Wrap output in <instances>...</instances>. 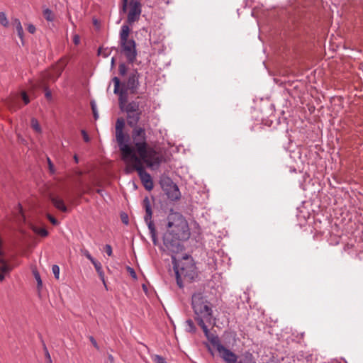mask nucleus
Wrapping results in <instances>:
<instances>
[{
	"mask_svg": "<svg viewBox=\"0 0 363 363\" xmlns=\"http://www.w3.org/2000/svg\"><path fill=\"white\" fill-rule=\"evenodd\" d=\"M130 127L132 128L130 136V140L132 141L130 147L134 150L135 154L138 153L139 159L143 160L148 167H158L162 162V157L154 147L149 145L145 129L138 124Z\"/></svg>",
	"mask_w": 363,
	"mask_h": 363,
	"instance_id": "obj_1",
	"label": "nucleus"
},
{
	"mask_svg": "<svg viewBox=\"0 0 363 363\" xmlns=\"http://www.w3.org/2000/svg\"><path fill=\"white\" fill-rule=\"evenodd\" d=\"M191 306L195 315V320L199 325L202 328L205 336L212 344L213 338H219L218 336L210 333L205 322L211 323L213 318V311L210 306V303L207 301L203 293L199 291L192 295Z\"/></svg>",
	"mask_w": 363,
	"mask_h": 363,
	"instance_id": "obj_2",
	"label": "nucleus"
},
{
	"mask_svg": "<svg viewBox=\"0 0 363 363\" xmlns=\"http://www.w3.org/2000/svg\"><path fill=\"white\" fill-rule=\"evenodd\" d=\"M122 159L126 164V172L130 173L133 171H137L144 187L147 190H152L153 182L150 174L145 170L143 166V160L139 159L134 152L123 157Z\"/></svg>",
	"mask_w": 363,
	"mask_h": 363,
	"instance_id": "obj_3",
	"label": "nucleus"
},
{
	"mask_svg": "<svg viewBox=\"0 0 363 363\" xmlns=\"http://www.w3.org/2000/svg\"><path fill=\"white\" fill-rule=\"evenodd\" d=\"M176 279L179 288L183 287V280L186 281H193L197 276V270L191 257L185 255L183 260L179 264H174Z\"/></svg>",
	"mask_w": 363,
	"mask_h": 363,
	"instance_id": "obj_4",
	"label": "nucleus"
},
{
	"mask_svg": "<svg viewBox=\"0 0 363 363\" xmlns=\"http://www.w3.org/2000/svg\"><path fill=\"white\" fill-rule=\"evenodd\" d=\"M211 345L225 363H256L252 354L248 352L238 358L235 353L222 345L219 338H213Z\"/></svg>",
	"mask_w": 363,
	"mask_h": 363,
	"instance_id": "obj_5",
	"label": "nucleus"
},
{
	"mask_svg": "<svg viewBox=\"0 0 363 363\" xmlns=\"http://www.w3.org/2000/svg\"><path fill=\"white\" fill-rule=\"evenodd\" d=\"M168 231L182 239H188L189 237V229L188 223L184 217L179 213L171 212L168 217Z\"/></svg>",
	"mask_w": 363,
	"mask_h": 363,
	"instance_id": "obj_6",
	"label": "nucleus"
},
{
	"mask_svg": "<svg viewBox=\"0 0 363 363\" xmlns=\"http://www.w3.org/2000/svg\"><path fill=\"white\" fill-rule=\"evenodd\" d=\"M139 74L134 70L129 74L128 80L122 84V89H120L121 82L117 77H114L112 81L114 84V94H119L120 96H126L128 92L130 94H137L139 87Z\"/></svg>",
	"mask_w": 363,
	"mask_h": 363,
	"instance_id": "obj_7",
	"label": "nucleus"
},
{
	"mask_svg": "<svg viewBox=\"0 0 363 363\" xmlns=\"http://www.w3.org/2000/svg\"><path fill=\"white\" fill-rule=\"evenodd\" d=\"M123 97L120 96L119 103L121 108L127 113L128 125L129 126H134L139 122L142 114L140 102L138 100L126 102Z\"/></svg>",
	"mask_w": 363,
	"mask_h": 363,
	"instance_id": "obj_8",
	"label": "nucleus"
},
{
	"mask_svg": "<svg viewBox=\"0 0 363 363\" xmlns=\"http://www.w3.org/2000/svg\"><path fill=\"white\" fill-rule=\"evenodd\" d=\"M124 126V119L122 118H118L116 123V140L122 157L134 152V150L130 147V135L125 134L123 132Z\"/></svg>",
	"mask_w": 363,
	"mask_h": 363,
	"instance_id": "obj_9",
	"label": "nucleus"
},
{
	"mask_svg": "<svg viewBox=\"0 0 363 363\" xmlns=\"http://www.w3.org/2000/svg\"><path fill=\"white\" fill-rule=\"evenodd\" d=\"M141 7L142 5L138 0H122L121 13H126L128 8L127 21L132 24L139 19L142 11Z\"/></svg>",
	"mask_w": 363,
	"mask_h": 363,
	"instance_id": "obj_10",
	"label": "nucleus"
},
{
	"mask_svg": "<svg viewBox=\"0 0 363 363\" xmlns=\"http://www.w3.org/2000/svg\"><path fill=\"white\" fill-rule=\"evenodd\" d=\"M178 238L177 235H174L171 232L167 231L163 238L164 245L169 252L172 253H177L182 250V245L180 240H184Z\"/></svg>",
	"mask_w": 363,
	"mask_h": 363,
	"instance_id": "obj_11",
	"label": "nucleus"
},
{
	"mask_svg": "<svg viewBox=\"0 0 363 363\" xmlns=\"http://www.w3.org/2000/svg\"><path fill=\"white\" fill-rule=\"evenodd\" d=\"M161 186L169 199L171 201H177L180 199L181 193L177 185L170 179L167 178L162 180Z\"/></svg>",
	"mask_w": 363,
	"mask_h": 363,
	"instance_id": "obj_12",
	"label": "nucleus"
},
{
	"mask_svg": "<svg viewBox=\"0 0 363 363\" xmlns=\"http://www.w3.org/2000/svg\"><path fill=\"white\" fill-rule=\"evenodd\" d=\"M143 206L145 209V216L144 217L145 221L148 226V229L150 230V233L151 235L152 240L154 244H156V233L155 225L152 220V208L150 200L147 197H145L143 200Z\"/></svg>",
	"mask_w": 363,
	"mask_h": 363,
	"instance_id": "obj_13",
	"label": "nucleus"
},
{
	"mask_svg": "<svg viewBox=\"0 0 363 363\" xmlns=\"http://www.w3.org/2000/svg\"><path fill=\"white\" fill-rule=\"evenodd\" d=\"M121 51L129 62H133L137 56L135 42L133 39L120 43Z\"/></svg>",
	"mask_w": 363,
	"mask_h": 363,
	"instance_id": "obj_14",
	"label": "nucleus"
},
{
	"mask_svg": "<svg viewBox=\"0 0 363 363\" xmlns=\"http://www.w3.org/2000/svg\"><path fill=\"white\" fill-rule=\"evenodd\" d=\"M63 66L58 65L50 70L46 72L43 75V80H50L55 82L62 74Z\"/></svg>",
	"mask_w": 363,
	"mask_h": 363,
	"instance_id": "obj_15",
	"label": "nucleus"
},
{
	"mask_svg": "<svg viewBox=\"0 0 363 363\" xmlns=\"http://www.w3.org/2000/svg\"><path fill=\"white\" fill-rule=\"evenodd\" d=\"M50 199L55 208H57V209L62 212L67 211V208L65 206L64 201L62 198L57 195L51 194L50 196Z\"/></svg>",
	"mask_w": 363,
	"mask_h": 363,
	"instance_id": "obj_16",
	"label": "nucleus"
},
{
	"mask_svg": "<svg viewBox=\"0 0 363 363\" xmlns=\"http://www.w3.org/2000/svg\"><path fill=\"white\" fill-rule=\"evenodd\" d=\"M130 33V28L127 25H123L120 31V41L119 43H123L125 41H128V35Z\"/></svg>",
	"mask_w": 363,
	"mask_h": 363,
	"instance_id": "obj_17",
	"label": "nucleus"
},
{
	"mask_svg": "<svg viewBox=\"0 0 363 363\" xmlns=\"http://www.w3.org/2000/svg\"><path fill=\"white\" fill-rule=\"evenodd\" d=\"M12 25L15 27L18 36L23 40V29L21 26V23L18 18H14L12 21Z\"/></svg>",
	"mask_w": 363,
	"mask_h": 363,
	"instance_id": "obj_18",
	"label": "nucleus"
},
{
	"mask_svg": "<svg viewBox=\"0 0 363 363\" xmlns=\"http://www.w3.org/2000/svg\"><path fill=\"white\" fill-rule=\"evenodd\" d=\"M7 105L11 111H16L18 108L21 107L19 102H18V97H14L10 99L8 102Z\"/></svg>",
	"mask_w": 363,
	"mask_h": 363,
	"instance_id": "obj_19",
	"label": "nucleus"
},
{
	"mask_svg": "<svg viewBox=\"0 0 363 363\" xmlns=\"http://www.w3.org/2000/svg\"><path fill=\"white\" fill-rule=\"evenodd\" d=\"M44 18L50 22H52L55 19V15L53 12L50 9H45L43 12Z\"/></svg>",
	"mask_w": 363,
	"mask_h": 363,
	"instance_id": "obj_20",
	"label": "nucleus"
},
{
	"mask_svg": "<svg viewBox=\"0 0 363 363\" xmlns=\"http://www.w3.org/2000/svg\"><path fill=\"white\" fill-rule=\"evenodd\" d=\"M33 231L42 237H46L48 235V230L44 228L35 227Z\"/></svg>",
	"mask_w": 363,
	"mask_h": 363,
	"instance_id": "obj_21",
	"label": "nucleus"
},
{
	"mask_svg": "<svg viewBox=\"0 0 363 363\" xmlns=\"http://www.w3.org/2000/svg\"><path fill=\"white\" fill-rule=\"evenodd\" d=\"M31 127L37 133L41 132V128L40 125L38 121V120L35 118H33L31 119Z\"/></svg>",
	"mask_w": 363,
	"mask_h": 363,
	"instance_id": "obj_22",
	"label": "nucleus"
},
{
	"mask_svg": "<svg viewBox=\"0 0 363 363\" xmlns=\"http://www.w3.org/2000/svg\"><path fill=\"white\" fill-rule=\"evenodd\" d=\"M186 330L189 333H195L196 331V327L194 324V322L192 320L189 319L186 321Z\"/></svg>",
	"mask_w": 363,
	"mask_h": 363,
	"instance_id": "obj_23",
	"label": "nucleus"
},
{
	"mask_svg": "<svg viewBox=\"0 0 363 363\" xmlns=\"http://www.w3.org/2000/svg\"><path fill=\"white\" fill-rule=\"evenodd\" d=\"M0 23L4 27L9 26V20L4 12H0Z\"/></svg>",
	"mask_w": 363,
	"mask_h": 363,
	"instance_id": "obj_24",
	"label": "nucleus"
},
{
	"mask_svg": "<svg viewBox=\"0 0 363 363\" xmlns=\"http://www.w3.org/2000/svg\"><path fill=\"white\" fill-rule=\"evenodd\" d=\"M154 363H167L164 357L158 354H154L151 357Z\"/></svg>",
	"mask_w": 363,
	"mask_h": 363,
	"instance_id": "obj_25",
	"label": "nucleus"
},
{
	"mask_svg": "<svg viewBox=\"0 0 363 363\" xmlns=\"http://www.w3.org/2000/svg\"><path fill=\"white\" fill-rule=\"evenodd\" d=\"M91 106L93 111L94 119L97 120L99 118V114L97 111L96 104L94 101L91 102Z\"/></svg>",
	"mask_w": 363,
	"mask_h": 363,
	"instance_id": "obj_26",
	"label": "nucleus"
},
{
	"mask_svg": "<svg viewBox=\"0 0 363 363\" xmlns=\"http://www.w3.org/2000/svg\"><path fill=\"white\" fill-rule=\"evenodd\" d=\"M118 72L121 76H124L127 72V67L124 63H121L118 67Z\"/></svg>",
	"mask_w": 363,
	"mask_h": 363,
	"instance_id": "obj_27",
	"label": "nucleus"
},
{
	"mask_svg": "<svg viewBox=\"0 0 363 363\" xmlns=\"http://www.w3.org/2000/svg\"><path fill=\"white\" fill-rule=\"evenodd\" d=\"M52 273L55 276V277L57 279H59V277H60V267L56 265V264H54L52 267Z\"/></svg>",
	"mask_w": 363,
	"mask_h": 363,
	"instance_id": "obj_28",
	"label": "nucleus"
},
{
	"mask_svg": "<svg viewBox=\"0 0 363 363\" xmlns=\"http://www.w3.org/2000/svg\"><path fill=\"white\" fill-rule=\"evenodd\" d=\"M81 252L82 254L85 256L88 259H89L91 261V262L92 261H94L95 259L91 255V254L89 253V252L86 250V249H82L81 250Z\"/></svg>",
	"mask_w": 363,
	"mask_h": 363,
	"instance_id": "obj_29",
	"label": "nucleus"
},
{
	"mask_svg": "<svg viewBox=\"0 0 363 363\" xmlns=\"http://www.w3.org/2000/svg\"><path fill=\"white\" fill-rule=\"evenodd\" d=\"M91 263L94 266L96 272L103 270L101 264L97 260L94 259V261L91 262Z\"/></svg>",
	"mask_w": 363,
	"mask_h": 363,
	"instance_id": "obj_30",
	"label": "nucleus"
},
{
	"mask_svg": "<svg viewBox=\"0 0 363 363\" xmlns=\"http://www.w3.org/2000/svg\"><path fill=\"white\" fill-rule=\"evenodd\" d=\"M47 160H48V167H49L50 172L52 174H55V169L54 164H52L51 160L49 157H48Z\"/></svg>",
	"mask_w": 363,
	"mask_h": 363,
	"instance_id": "obj_31",
	"label": "nucleus"
},
{
	"mask_svg": "<svg viewBox=\"0 0 363 363\" xmlns=\"http://www.w3.org/2000/svg\"><path fill=\"white\" fill-rule=\"evenodd\" d=\"M21 95L24 104H28L30 102V99L27 94L25 91H22Z\"/></svg>",
	"mask_w": 363,
	"mask_h": 363,
	"instance_id": "obj_32",
	"label": "nucleus"
},
{
	"mask_svg": "<svg viewBox=\"0 0 363 363\" xmlns=\"http://www.w3.org/2000/svg\"><path fill=\"white\" fill-rule=\"evenodd\" d=\"M41 86L44 87L45 89V97L47 98V99L50 100L52 99L51 92L49 90H48L45 84H43Z\"/></svg>",
	"mask_w": 363,
	"mask_h": 363,
	"instance_id": "obj_33",
	"label": "nucleus"
},
{
	"mask_svg": "<svg viewBox=\"0 0 363 363\" xmlns=\"http://www.w3.org/2000/svg\"><path fill=\"white\" fill-rule=\"evenodd\" d=\"M105 252L108 256H111L113 254L112 247L110 245H106L104 247Z\"/></svg>",
	"mask_w": 363,
	"mask_h": 363,
	"instance_id": "obj_34",
	"label": "nucleus"
},
{
	"mask_svg": "<svg viewBox=\"0 0 363 363\" xmlns=\"http://www.w3.org/2000/svg\"><path fill=\"white\" fill-rule=\"evenodd\" d=\"M27 30L30 33L33 34L35 32L36 28L34 25L28 24L27 26Z\"/></svg>",
	"mask_w": 363,
	"mask_h": 363,
	"instance_id": "obj_35",
	"label": "nucleus"
},
{
	"mask_svg": "<svg viewBox=\"0 0 363 363\" xmlns=\"http://www.w3.org/2000/svg\"><path fill=\"white\" fill-rule=\"evenodd\" d=\"M82 135L83 136V139L85 142H89L90 140V138L89 136L88 135L87 133L84 130H82Z\"/></svg>",
	"mask_w": 363,
	"mask_h": 363,
	"instance_id": "obj_36",
	"label": "nucleus"
},
{
	"mask_svg": "<svg viewBox=\"0 0 363 363\" xmlns=\"http://www.w3.org/2000/svg\"><path fill=\"white\" fill-rule=\"evenodd\" d=\"M97 273H98L99 277H100L101 280L103 281L105 287L106 288V284L105 278H104V273L103 270L97 272Z\"/></svg>",
	"mask_w": 363,
	"mask_h": 363,
	"instance_id": "obj_37",
	"label": "nucleus"
},
{
	"mask_svg": "<svg viewBox=\"0 0 363 363\" xmlns=\"http://www.w3.org/2000/svg\"><path fill=\"white\" fill-rule=\"evenodd\" d=\"M48 218L49 219V220L55 225H57L58 224V221L56 218H55L54 217H52L51 215H48Z\"/></svg>",
	"mask_w": 363,
	"mask_h": 363,
	"instance_id": "obj_38",
	"label": "nucleus"
},
{
	"mask_svg": "<svg viewBox=\"0 0 363 363\" xmlns=\"http://www.w3.org/2000/svg\"><path fill=\"white\" fill-rule=\"evenodd\" d=\"M34 276H35V279H36V281L38 282V286H41L42 285V281H41L40 274L38 272H35L34 273Z\"/></svg>",
	"mask_w": 363,
	"mask_h": 363,
	"instance_id": "obj_39",
	"label": "nucleus"
},
{
	"mask_svg": "<svg viewBox=\"0 0 363 363\" xmlns=\"http://www.w3.org/2000/svg\"><path fill=\"white\" fill-rule=\"evenodd\" d=\"M74 43L77 45L80 43V38L78 35H74L73 38Z\"/></svg>",
	"mask_w": 363,
	"mask_h": 363,
	"instance_id": "obj_40",
	"label": "nucleus"
},
{
	"mask_svg": "<svg viewBox=\"0 0 363 363\" xmlns=\"http://www.w3.org/2000/svg\"><path fill=\"white\" fill-rule=\"evenodd\" d=\"M1 270L3 272H9L11 269L7 264H3L1 265Z\"/></svg>",
	"mask_w": 363,
	"mask_h": 363,
	"instance_id": "obj_41",
	"label": "nucleus"
},
{
	"mask_svg": "<svg viewBox=\"0 0 363 363\" xmlns=\"http://www.w3.org/2000/svg\"><path fill=\"white\" fill-rule=\"evenodd\" d=\"M89 340L91 341V342L92 343V345L96 348V349H99V346H98V344L96 342V341L95 340V339L93 337H89Z\"/></svg>",
	"mask_w": 363,
	"mask_h": 363,
	"instance_id": "obj_42",
	"label": "nucleus"
},
{
	"mask_svg": "<svg viewBox=\"0 0 363 363\" xmlns=\"http://www.w3.org/2000/svg\"><path fill=\"white\" fill-rule=\"evenodd\" d=\"M128 270L130 272V274L132 275L133 277H134V278L136 277V274H135V272L133 270V269H132L131 267H128Z\"/></svg>",
	"mask_w": 363,
	"mask_h": 363,
	"instance_id": "obj_43",
	"label": "nucleus"
},
{
	"mask_svg": "<svg viewBox=\"0 0 363 363\" xmlns=\"http://www.w3.org/2000/svg\"><path fill=\"white\" fill-rule=\"evenodd\" d=\"M122 220L125 224H128V217L125 215V216H121Z\"/></svg>",
	"mask_w": 363,
	"mask_h": 363,
	"instance_id": "obj_44",
	"label": "nucleus"
},
{
	"mask_svg": "<svg viewBox=\"0 0 363 363\" xmlns=\"http://www.w3.org/2000/svg\"><path fill=\"white\" fill-rule=\"evenodd\" d=\"M46 356L48 357V358L49 359V363H52L50 354H49V352L48 351H46Z\"/></svg>",
	"mask_w": 363,
	"mask_h": 363,
	"instance_id": "obj_45",
	"label": "nucleus"
},
{
	"mask_svg": "<svg viewBox=\"0 0 363 363\" xmlns=\"http://www.w3.org/2000/svg\"><path fill=\"white\" fill-rule=\"evenodd\" d=\"M108 359L112 363L113 362V357L111 354H109Z\"/></svg>",
	"mask_w": 363,
	"mask_h": 363,
	"instance_id": "obj_46",
	"label": "nucleus"
},
{
	"mask_svg": "<svg viewBox=\"0 0 363 363\" xmlns=\"http://www.w3.org/2000/svg\"><path fill=\"white\" fill-rule=\"evenodd\" d=\"M4 279V275L2 272H0V280H3Z\"/></svg>",
	"mask_w": 363,
	"mask_h": 363,
	"instance_id": "obj_47",
	"label": "nucleus"
},
{
	"mask_svg": "<svg viewBox=\"0 0 363 363\" xmlns=\"http://www.w3.org/2000/svg\"><path fill=\"white\" fill-rule=\"evenodd\" d=\"M114 63H115V58H114V57H112V59H111V66H112V67H113Z\"/></svg>",
	"mask_w": 363,
	"mask_h": 363,
	"instance_id": "obj_48",
	"label": "nucleus"
},
{
	"mask_svg": "<svg viewBox=\"0 0 363 363\" xmlns=\"http://www.w3.org/2000/svg\"><path fill=\"white\" fill-rule=\"evenodd\" d=\"M74 159L75 162L77 163V162H78V161H79V160H78V157H77V156H76V155H75V156L74 157Z\"/></svg>",
	"mask_w": 363,
	"mask_h": 363,
	"instance_id": "obj_49",
	"label": "nucleus"
},
{
	"mask_svg": "<svg viewBox=\"0 0 363 363\" xmlns=\"http://www.w3.org/2000/svg\"><path fill=\"white\" fill-rule=\"evenodd\" d=\"M18 140H21V141H23V139L20 135H18Z\"/></svg>",
	"mask_w": 363,
	"mask_h": 363,
	"instance_id": "obj_50",
	"label": "nucleus"
},
{
	"mask_svg": "<svg viewBox=\"0 0 363 363\" xmlns=\"http://www.w3.org/2000/svg\"><path fill=\"white\" fill-rule=\"evenodd\" d=\"M208 351L213 354V352L210 348H208Z\"/></svg>",
	"mask_w": 363,
	"mask_h": 363,
	"instance_id": "obj_51",
	"label": "nucleus"
}]
</instances>
